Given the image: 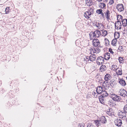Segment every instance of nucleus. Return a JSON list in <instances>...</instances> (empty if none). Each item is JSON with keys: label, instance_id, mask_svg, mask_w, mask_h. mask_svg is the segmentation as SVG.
<instances>
[{"label": "nucleus", "instance_id": "nucleus-1", "mask_svg": "<svg viewBox=\"0 0 127 127\" xmlns=\"http://www.w3.org/2000/svg\"><path fill=\"white\" fill-rule=\"evenodd\" d=\"M113 120L115 125L119 127L121 126L122 124V122L121 120L119 118H118L116 117H115Z\"/></svg>", "mask_w": 127, "mask_h": 127}, {"label": "nucleus", "instance_id": "nucleus-2", "mask_svg": "<svg viewBox=\"0 0 127 127\" xmlns=\"http://www.w3.org/2000/svg\"><path fill=\"white\" fill-rule=\"evenodd\" d=\"M115 28L117 30L121 29L122 28V25L121 22L119 21H117L116 22L115 24Z\"/></svg>", "mask_w": 127, "mask_h": 127}, {"label": "nucleus", "instance_id": "nucleus-3", "mask_svg": "<svg viewBox=\"0 0 127 127\" xmlns=\"http://www.w3.org/2000/svg\"><path fill=\"white\" fill-rule=\"evenodd\" d=\"M119 93V95L124 97L127 96V92L124 89H120Z\"/></svg>", "mask_w": 127, "mask_h": 127}, {"label": "nucleus", "instance_id": "nucleus-4", "mask_svg": "<svg viewBox=\"0 0 127 127\" xmlns=\"http://www.w3.org/2000/svg\"><path fill=\"white\" fill-rule=\"evenodd\" d=\"M112 98L113 100L117 101H120L121 98L120 97L115 94H112Z\"/></svg>", "mask_w": 127, "mask_h": 127}, {"label": "nucleus", "instance_id": "nucleus-5", "mask_svg": "<svg viewBox=\"0 0 127 127\" xmlns=\"http://www.w3.org/2000/svg\"><path fill=\"white\" fill-rule=\"evenodd\" d=\"M91 14L92 13L91 11L89 10L84 13V16L86 18L88 19L90 17Z\"/></svg>", "mask_w": 127, "mask_h": 127}, {"label": "nucleus", "instance_id": "nucleus-6", "mask_svg": "<svg viewBox=\"0 0 127 127\" xmlns=\"http://www.w3.org/2000/svg\"><path fill=\"white\" fill-rule=\"evenodd\" d=\"M116 8L118 11L120 12L123 11L124 9V6L122 4H118Z\"/></svg>", "mask_w": 127, "mask_h": 127}, {"label": "nucleus", "instance_id": "nucleus-7", "mask_svg": "<svg viewBox=\"0 0 127 127\" xmlns=\"http://www.w3.org/2000/svg\"><path fill=\"white\" fill-rule=\"evenodd\" d=\"M90 51L91 54L93 53H98L100 51V50L97 48L91 49Z\"/></svg>", "mask_w": 127, "mask_h": 127}, {"label": "nucleus", "instance_id": "nucleus-8", "mask_svg": "<svg viewBox=\"0 0 127 127\" xmlns=\"http://www.w3.org/2000/svg\"><path fill=\"white\" fill-rule=\"evenodd\" d=\"M96 62L98 65H100L104 62V59L102 57H98L96 61Z\"/></svg>", "mask_w": 127, "mask_h": 127}, {"label": "nucleus", "instance_id": "nucleus-9", "mask_svg": "<svg viewBox=\"0 0 127 127\" xmlns=\"http://www.w3.org/2000/svg\"><path fill=\"white\" fill-rule=\"evenodd\" d=\"M104 91V89L101 86H98L97 88L96 91L98 94H100L101 93Z\"/></svg>", "mask_w": 127, "mask_h": 127}, {"label": "nucleus", "instance_id": "nucleus-10", "mask_svg": "<svg viewBox=\"0 0 127 127\" xmlns=\"http://www.w3.org/2000/svg\"><path fill=\"white\" fill-rule=\"evenodd\" d=\"M119 116L120 118L125 119L126 116V113L121 111L119 113Z\"/></svg>", "mask_w": 127, "mask_h": 127}, {"label": "nucleus", "instance_id": "nucleus-11", "mask_svg": "<svg viewBox=\"0 0 127 127\" xmlns=\"http://www.w3.org/2000/svg\"><path fill=\"white\" fill-rule=\"evenodd\" d=\"M93 44L94 46L95 47L97 46L99 44V40L97 39H94L93 41Z\"/></svg>", "mask_w": 127, "mask_h": 127}, {"label": "nucleus", "instance_id": "nucleus-12", "mask_svg": "<svg viewBox=\"0 0 127 127\" xmlns=\"http://www.w3.org/2000/svg\"><path fill=\"white\" fill-rule=\"evenodd\" d=\"M93 32L95 37H98L101 35L100 32L99 31H96Z\"/></svg>", "mask_w": 127, "mask_h": 127}, {"label": "nucleus", "instance_id": "nucleus-13", "mask_svg": "<svg viewBox=\"0 0 127 127\" xmlns=\"http://www.w3.org/2000/svg\"><path fill=\"white\" fill-rule=\"evenodd\" d=\"M96 57L94 54H91L89 58V60L91 61H93L95 60Z\"/></svg>", "mask_w": 127, "mask_h": 127}, {"label": "nucleus", "instance_id": "nucleus-14", "mask_svg": "<svg viewBox=\"0 0 127 127\" xmlns=\"http://www.w3.org/2000/svg\"><path fill=\"white\" fill-rule=\"evenodd\" d=\"M123 26L125 27L127 26V19H123L121 21Z\"/></svg>", "mask_w": 127, "mask_h": 127}, {"label": "nucleus", "instance_id": "nucleus-15", "mask_svg": "<svg viewBox=\"0 0 127 127\" xmlns=\"http://www.w3.org/2000/svg\"><path fill=\"white\" fill-rule=\"evenodd\" d=\"M99 120L103 124H105L106 122V120L104 116H102L99 118Z\"/></svg>", "mask_w": 127, "mask_h": 127}, {"label": "nucleus", "instance_id": "nucleus-16", "mask_svg": "<svg viewBox=\"0 0 127 127\" xmlns=\"http://www.w3.org/2000/svg\"><path fill=\"white\" fill-rule=\"evenodd\" d=\"M105 97L102 96L101 95L99 97V99L100 102L102 104H103L104 103V98Z\"/></svg>", "mask_w": 127, "mask_h": 127}, {"label": "nucleus", "instance_id": "nucleus-17", "mask_svg": "<svg viewBox=\"0 0 127 127\" xmlns=\"http://www.w3.org/2000/svg\"><path fill=\"white\" fill-rule=\"evenodd\" d=\"M110 75L109 74H107L105 76L104 79L106 81H109V82H110Z\"/></svg>", "mask_w": 127, "mask_h": 127}, {"label": "nucleus", "instance_id": "nucleus-18", "mask_svg": "<svg viewBox=\"0 0 127 127\" xmlns=\"http://www.w3.org/2000/svg\"><path fill=\"white\" fill-rule=\"evenodd\" d=\"M119 82L120 84L124 86H125L126 84L125 81L123 79H120Z\"/></svg>", "mask_w": 127, "mask_h": 127}, {"label": "nucleus", "instance_id": "nucleus-19", "mask_svg": "<svg viewBox=\"0 0 127 127\" xmlns=\"http://www.w3.org/2000/svg\"><path fill=\"white\" fill-rule=\"evenodd\" d=\"M86 4L87 6H90L92 4V1L91 0H86Z\"/></svg>", "mask_w": 127, "mask_h": 127}, {"label": "nucleus", "instance_id": "nucleus-20", "mask_svg": "<svg viewBox=\"0 0 127 127\" xmlns=\"http://www.w3.org/2000/svg\"><path fill=\"white\" fill-rule=\"evenodd\" d=\"M110 55L108 53H107L104 55V58L106 60H109L110 58Z\"/></svg>", "mask_w": 127, "mask_h": 127}, {"label": "nucleus", "instance_id": "nucleus-21", "mask_svg": "<svg viewBox=\"0 0 127 127\" xmlns=\"http://www.w3.org/2000/svg\"><path fill=\"white\" fill-rule=\"evenodd\" d=\"M106 70V67L104 65H102L101 66L100 68V70L101 72H103Z\"/></svg>", "mask_w": 127, "mask_h": 127}, {"label": "nucleus", "instance_id": "nucleus-22", "mask_svg": "<svg viewBox=\"0 0 127 127\" xmlns=\"http://www.w3.org/2000/svg\"><path fill=\"white\" fill-rule=\"evenodd\" d=\"M117 84L116 81L114 79L112 80V87H115Z\"/></svg>", "mask_w": 127, "mask_h": 127}, {"label": "nucleus", "instance_id": "nucleus-23", "mask_svg": "<svg viewBox=\"0 0 127 127\" xmlns=\"http://www.w3.org/2000/svg\"><path fill=\"white\" fill-rule=\"evenodd\" d=\"M93 32H91L89 34L90 38L91 40H93L94 38H95Z\"/></svg>", "mask_w": 127, "mask_h": 127}, {"label": "nucleus", "instance_id": "nucleus-24", "mask_svg": "<svg viewBox=\"0 0 127 127\" xmlns=\"http://www.w3.org/2000/svg\"><path fill=\"white\" fill-rule=\"evenodd\" d=\"M120 34L119 32H115L114 34V36L115 38L117 39L119 38L120 36Z\"/></svg>", "mask_w": 127, "mask_h": 127}, {"label": "nucleus", "instance_id": "nucleus-25", "mask_svg": "<svg viewBox=\"0 0 127 127\" xmlns=\"http://www.w3.org/2000/svg\"><path fill=\"white\" fill-rule=\"evenodd\" d=\"M102 94L101 95L102 96L105 97H106L107 96H108V94L107 93V92L106 91H105L104 90L103 91L102 93Z\"/></svg>", "mask_w": 127, "mask_h": 127}, {"label": "nucleus", "instance_id": "nucleus-26", "mask_svg": "<svg viewBox=\"0 0 127 127\" xmlns=\"http://www.w3.org/2000/svg\"><path fill=\"white\" fill-rule=\"evenodd\" d=\"M118 68L117 66L116 65H113L112 66V70L115 71L118 70Z\"/></svg>", "mask_w": 127, "mask_h": 127}, {"label": "nucleus", "instance_id": "nucleus-27", "mask_svg": "<svg viewBox=\"0 0 127 127\" xmlns=\"http://www.w3.org/2000/svg\"><path fill=\"white\" fill-rule=\"evenodd\" d=\"M123 17L120 15H118L117 16V21H119L121 22L122 20L123 19Z\"/></svg>", "mask_w": 127, "mask_h": 127}, {"label": "nucleus", "instance_id": "nucleus-28", "mask_svg": "<svg viewBox=\"0 0 127 127\" xmlns=\"http://www.w3.org/2000/svg\"><path fill=\"white\" fill-rule=\"evenodd\" d=\"M104 42L105 43L106 46H108L109 45V41L108 39L107 38H105Z\"/></svg>", "mask_w": 127, "mask_h": 127}, {"label": "nucleus", "instance_id": "nucleus-29", "mask_svg": "<svg viewBox=\"0 0 127 127\" xmlns=\"http://www.w3.org/2000/svg\"><path fill=\"white\" fill-rule=\"evenodd\" d=\"M115 71L116 72L118 75H121L122 74V70L120 69L119 70L118 68V70H116Z\"/></svg>", "mask_w": 127, "mask_h": 127}, {"label": "nucleus", "instance_id": "nucleus-30", "mask_svg": "<svg viewBox=\"0 0 127 127\" xmlns=\"http://www.w3.org/2000/svg\"><path fill=\"white\" fill-rule=\"evenodd\" d=\"M117 41V39L116 38L113 39L112 41V45L113 46H116V43Z\"/></svg>", "mask_w": 127, "mask_h": 127}, {"label": "nucleus", "instance_id": "nucleus-31", "mask_svg": "<svg viewBox=\"0 0 127 127\" xmlns=\"http://www.w3.org/2000/svg\"><path fill=\"white\" fill-rule=\"evenodd\" d=\"M10 9L9 7H7L5 8V14H7L10 12Z\"/></svg>", "mask_w": 127, "mask_h": 127}, {"label": "nucleus", "instance_id": "nucleus-32", "mask_svg": "<svg viewBox=\"0 0 127 127\" xmlns=\"http://www.w3.org/2000/svg\"><path fill=\"white\" fill-rule=\"evenodd\" d=\"M105 4L104 3H101L99 5V7L101 8H103L105 6Z\"/></svg>", "mask_w": 127, "mask_h": 127}, {"label": "nucleus", "instance_id": "nucleus-33", "mask_svg": "<svg viewBox=\"0 0 127 127\" xmlns=\"http://www.w3.org/2000/svg\"><path fill=\"white\" fill-rule=\"evenodd\" d=\"M94 122L95 125L97 127H98L100 125V124L99 123V121L98 120H95L94 121Z\"/></svg>", "mask_w": 127, "mask_h": 127}, {"label": "nucleus", "instance_id": "nucleus-34", "mask_svg": "<svg viewBox=\"0 0 127 127\" xmlns=\"http://www.w3.org/2000/svg\"><path fill=\"white\" fill-rule=\"evenodd\" d=\"M96 12L98 14H100L102 12V10L101 9H97L96 10Z\"/></svg>", "mask_w": 127, "mask_h": 127}, {"label": "nucleus", "instance_id": "nucleus-35", "mask_svg": "<svg viewBox=\"0 0 127 127\" xmlns=\"http://www.w3.org/2000/svg\"><path fill=\"white\" fill-rule=\"evenodd\" d=\"M87 127H94V125L91 123H89L87 124Z\"/></svg>", "mask_w": 127, "mask_h": 127}, {"label": "nucleus", "instance_id": "nucleus-36", "mask_svg": "<svg viewBox=\"0 0 127 127\" xmlns=\"http://www.w3.org/2000/svg\"><path fill=\"white\" fill-rule=\"evenodd\" d=\"M107 32L106 31H103L102 33V35L103 36H105L107 34Z\"/></svg>", "mask_w": 127, "mask_h": 127}, {"label": "nucleus", "instance_id": "nucleus-37", "mask_svg": "<svg viewBox=\"0 0 127 127\" xmlns=\"http://www.w3.org/2000/svg\"><path fill=\"white\" fill-rule=\"evenodd\" d=\"M119 61L120 63H123V62L124 59L122 57H119Z\"/></svg>", "mask_w": 127, "mask_h": 127}, {"label": "nucleus", "instance_id": "nucleus-38", "mask_svg": "<svg viewBox=\"0 0 127 127\" xmlns=\"http://www.w3.org/2000/svg\"><path fill=\"white\" fill-rule=\"evenodd\" d=\"M107 113L110 116L111 115V109L110 108L107 110Z\"/></svg>", "mask_w": 127, "mask_h": 127}, {"label": "nucleus", "instance_id": "nucleus-39", "mask_svg": "<svg viewBox=\"0 0 127 127\" xmlns=\"http://www.w3.org/2000/svg\"><path fill=\"white\" fill-rule=\"evenodd\" d=\"M105 16L108 19H109V11H108L106 12Z\"/></svg>", "mask_w": 127, "mask_h": 127}, {"label": "nucleus", "instance_id": "nucleus-40", "mask_svg": "<svg viewBox=\"0 0 127 127\" xmlns=\"http://www.w3.org/2000/svg\"><path fill=\"white\" fill-rule=\"evenodd\" d=\"M117 101L116 100H113V101H112V106H115L116 105V102Z\"/></svg>", "mask_w": 127, "mask_h": 127}, {"label": "nucleus", "instance_id": "nucleus-41", "mask_svg": "<svg viewBox=\"0 0 127 127\" xmlns=\"http://www.w3.org/2000/svg\"><path fill=\"white\" fill-rule=\"evenodd\" d=\"M124 110L125 112L127 113V105H126L124 106Z\"/></svg>", "mask_w": 127, "mask_h": 127}, {"label": "nucleus", "instance_id": "nucleus-42", "mask_svg": "<svg viewBox=\"0 0 127 127\" xmlns=\"http://www.w3.org/2000/svg\"><path fill=\"white\" fill-rule=\"evenodd\" d=\"M84 124H79L78 125L79 127H84Z\"/></svg>", "mask_w": 127, "mask_h": 127}, {"label": "nucleus", "instance_id": "nucleus-43", "mask_svg": "<svg viewBox=\"0 0 127 127\" xmlns=\"http://www.w3.org/2000/svg\"><path fill=\"white\" fill-rule=\"evenodd\" d=\"M101 18L103 19H104V15L103 14V13L102 12L101 14Z\"/></svg>", "mask_w": 127, "mask_h": 127}, {"label": "nucleus", "instance_id": "nucleus-44", "mask_svg": "<svg viewBox=\"0 0 127 127\" xmlns=\"http://www.w3.org/2000/svg\"><path fill=\"white\" fill-rule=\"evenodd\" d=\"M106 83L107 85H108V86L107 88H108L109 87H110V86H111V84L110 83L109 84V83H108V82H106Z\"/></svg>", "mask_w": 127, "mask_h": 127}, {"label": "nucleus", "instance_id": "nucleus-45", "mask_svg": "<svg viewBox=\"0 0 127 127\" xmlns=\"http://www.w3.org/2000/svg\"><path fill=\"white\" fill-rule=\"evenodd\" d=\"M108 104L109 105H110V106L111 105V101H110V100H109L108 102Z\"/></svg>", "mask_w": 127, "mask_h": 127}, {"label": "nucleus", "instance_id": "nucleus-46", "mask_svg": "<svg viewBox=\"0 0 127 127\" xmlns=\"http://www.w3.org/2000/svg\"><path fill=\"white\" fill-rule=\"evenodd\" d=\"M122 49V46H121L120 47H119L118 49H119V50H120L121 51H122L121 49Z\"/></svg>", "mask_w": 127, "mask_h": 127}, {"label": "nucleus", "instance_id": "nucleus-47", "mask_svg": "<svg viewBox=\"0 0 127 127\" xmlns=\"http://www.w3.org/2000/svg\"><path fill=\"white\" fill-rule=\"evenodd\" d=\"M107 0H103V2H107Z\"/></svg>", "mask_w": 127, "mask_h": 127}, {"label": "nucleus", "instance_id": "nucleus-48", "mask_svg": "<svg viewBox=\"0 0 127 127\" xmlns=\"http://www.w3.org/2000/svg\"><path fill=\"white\" fill-rule=\"evenodd\" d=\"M105 84V82H104L102 83V85L104 86V85Z\"/></svg>", "mask_w": 127, "mask_h": 127}, {"label": "nucleus", "instance_id": "nucleus-49", "mask_svg": "<svg viewBox=\"0 0 127 127\" xmlns=\"http://www.w3.org/2000/svg\"><path fill=\"white\" fill-rule=\"evenodd\" d=\"M109 51L110 53L111 52V49L110 48L109 49Z\"/></svg>", "mask_w": 127, "mask_h": 127}, {"label": "nucleus", "instance_id": "nucleus-50", "mask_svg": "<svg viewBox=\"0 0 127 127\" xmlns=\"http://www.w3.org/2000/svg\"><path fill=\"white\" fill-rule=\"evenodd\" d=\"M114 2L113 0H112V4Z\"/></svg>", "mask_w": 127, "mask_h": 127}, {"label": "nucleus", "instance_id": "nucleus-51", "mask_svg": "<svg viewBox=\"0 0 127 127\" xmlns=\"http://www.w3.org/2000/svg\"><path fill=\"white\" fill-rule=\"evenodd\" d=\"M112 54H113L114 53V52L112 51Z\"/></svg>", "mask_w": 127, "mask_h": 127}, {"label": "nucleus", "instance_id": "nucleus-52", "mask_svg": "<svg viewBox=\"0 0 127 127\" xmlns=\"http://www.w3.org/2000/svg\"><path fill=\"white\" fill-rule=\"evenodd\" d=\"M113 111H112V112Z\"/></svg>", "mask_w": 127, "mask_h": 127}, {"label": "nucleus", "instance_id": "nucleus-53", "mask_svg": "<svg viewBox=\"0 0 127 127\" xmlns=\"http://www.w3.org/2000/svg\"><path fill=\"white\" fill-rule=\"evenodd\" d=\"M1 0H0V1H1Z\"/></svg>", "mask_w": 127, "mask_h": 127}]
</instances>
